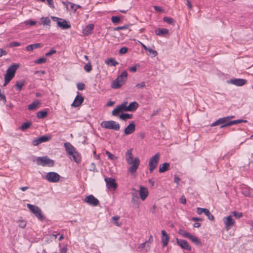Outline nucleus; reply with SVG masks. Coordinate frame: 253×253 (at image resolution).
Instances as JSON below:
<instances>
[{
  "label": "nucleus",
  "mask_w": 253,
  "mask_h": 253,
  "mask_svg": "<svg viewBox=\"0 0 253 253\" xmlns=\"http://www.w3.org/2000/svg\"><path fill=\"white\" fill-rule=\"evenodd\" d=\"M132 152V149L127 150L126 153V159L127 164L130 165L128 170L133 173L137 169L140 164V160L138 158H133Z\"/></svg>",
  "instance_id": "1"
},
{
  "label": "nucleus",
  "mask_w": 253,
  "mask_h": 253,
  "mask_svg": "<svg viewBox=\"0 0 253 253\" xmlns=\"http://www.w3.org/2000/svg\"><path fill=\"white\" fill-rule=\"evenodd\" d=\"M18 64H12L6 71V74L4 76V83L3 86H5L13 79L15 76V72L19 67Z\"/></svg>",
  "instance_id": "2"
},
{
  "label": "nucleus",
  "mask_w": 253,
  "mask_h": 253,
  "mask_svg": "<svg viewBox=\"0 0 253 253\" xmlns=\"http://www.w3.org/2000/svg\"><path fill=\"white\" fill-rule=\"evenodd\" d=\"M101 126L103 128L114 130H119L120 128V124L114 121H103L101 123Z\"/></svg>",
  "instance_id": "3"
},
{
  "label": "nucleus",
  "mask_w": 253,
  "mask_h": 253,
  "mask_svg": "<svg viewBox=\"0 0 253 253\" xmlns=\"http://www.w3.org/2000/svg\"><path fill=\"white\" fill-rule=\"evenodd\" d=\"M27 208L35 214L36 217L41 220L44 219L45 217L42 214L41 210L37 206L28 204L27 205Z\"/></svg>",
  "instance_id": "4"
},
{
  "label": "nucleus",
  "mask_w": 253,
  "mask_h": 253,
  "mask_svg": "<svg viewBox=\"0 0 253 253\" xmlns=\"http://www.w3.org/2000/svg\"><path fill=\"white\" fill-rule=\"evenodd\" d=\"M37 163L38 165L43 167L46 166L53 167L54 164V161L48 158L47 156L38 157L37 158Z\"/></svg>",
  "instance_id": "5"
},
{
  "label": "nucleus",
  "mask_w": 253,
  "mask_h": 253,
  "mask_svg": "<svg viewBox=\"0 0 253 253\" xmlns=\"http://www.w3.org/2000/svg\"><path fill=\"white\" fill-rule=\"evenodd\" d=\"M160 154L158 153L150 159L149 166L150 172H152L157 168L160 160Z\"/></svg>",
  "instance_id": "6"
},
{
  "label": "nucleus",
  "mask_w": 253,
  "mask_h": 253,
  "mask_svg": "<svg viewBox=\"0 0 253 253\" xmlns=\"http://www.w3.org/2000/svg\"><path fill=\"white\" fill-rule=\"evenodd\" d=\"M104 180L106 183V186L108 189L115 191L117 188L118 184L116 182V180L114 178L106 177Z\"/></svg>",
  "instance_id": "7"
},
{
  "label": "nucleus",
  "mask_w": 253,
  "mask_h": 253,
  "mask_svg": "<svg viewBox=\"0 0 253 253\" xmlns=\"http://www.w3.org/2000/svg\"><path fill=\"white\" fill-rule=\"evenodd\" d=\"M230 123V122H228V118L223 117L221 118H219L217 120H216L215 122L212 123L211 125V126H214L217 125H221L220 128H222L225 127L229 126L230 125H227V124Z\"/></svg>",
  "instance_id": "8"
},
{
  "label": "nucleus",
  "mask_w": 253,
  "mask_h": 253,
  "mask_svg": "<svg viewBox=\"0 0 253 253\" xmlns=\"http://www.w3.org/2000/svg\"><path fill=\"white\" fill-rule=\"evenodd\" d=\"M60 176L55 172H49L47 173L45 176L46 179L50 182H57L60 179Z\"/></svg>",
  "instance_id": "9"
},
{
  "label": "nucleus",
  "mask_w": 253,
  "mask_h": 253,
  "mask_svg": "<svg viewBox=\"0 0 253 253\" xmlns=\"http://www.w3.org/2000/svg\"><path fill=\"white\" fill-rule=\"evenodd\" d=\"M84 202L93 206H97L99 204L98 200L92 195L86 196L84 199Z\"/></svg>",
  "instance_id": "10"
},
{
  "label": "nucleus",
  "mask_w": 253,
  "mask_h": 253,
  "mask_svg": "<svg viewBox=\"0 0 253 253\" xmlns=\"http://www.w3.org/2000/svg\"><path fill=\"white\" fill-rule=\"evenodd\" d=\"M51 139L50 136L42 135L39 138H36L32 141V144L34 146H38L39 144L49 141Z\"/></svg>",
  "instance_id": "11"
},
{
  "label": "nucleus",
  "mask_w": 253,
  "mask_h": 253,
  "mask_svg": "<svg viewBox=\"0 0 253 253\" xmlns=\"http://www.w3.org/2000/svg\"><path fill=\"white\" fill-rule=\"evenodd\" d=\"M223 220L227 230H228L235 223V220L233 219L231 215L227 217H224Z\"/></svg>",
  "instance_id": "12"
},
{
  "label": "nucleus",
  "mask_w": 253,
  "mask_h": 253,
  "mask_svg": "<svg viewBox=\"0 0 253 253\" xmlns=\"http://www.w3.org/2000/svg\"><path fill=\"white\" fill-rule=\"evenodd\" d=\"M120 112H112V115L114 116H118L119 118L123 121H126L128 119H132L133 115L127 113H122L119 114Z\"/></svg>",
  "instance_id": "13"
},
{
  "label": "nucleus",
  "mask_w": 253,
  "mask_h": 253,
  "mask_svg": "<svg viewBox=\"0 0 253 253\" xmlns=\"http://www.w3.org/2000/svg\"><path fill=\"white\" fill-rule=\"evenodd\" d=\"M177 244L182 249L190 251L191 248L188 242L186 240L176 239Z\"/></svg>",
  "instance_id": "14"
},
{
  "label": "nucleus",
  "mask_w": 253,
  "mask_h": 253,
  "mask_svg": "<svg viewBox=\"0 0 253 253\" xmlns=\"http://www.w3.org/2000/svg\"><path fill=\"white\" fill-rule=\"evenodd\" d=\"M57 25L62 29H68L71 27V24L66 20L60 19L59 21H57Z\"/></svg>",
  "instance_id": "15"
},
{
  "label": "nucleus",
  "mask_w": 253,
  "mask_h": 253,
  "mask_svg": "<svg viewBox=\"0 0 253 253\" xmlns=\"http://www.w3.org/2000/svg\"><path fill=\"white\" fill-rule=\"evenodd\" d=\"M161 233L162 235L161 238V241L163 245V247H165L168 245L169 242V235L167 233L165 230H162Z\"/></svg>",
  "instance_id": "16"
},
{
  "label": "nucleus",
  "mask_w": 253,
  "mask_h": 253,
  "mask_svg": "<svg viewBox=\"0 0 253 253\" xmlns=\"http://www.w3.org/2000/svg\"><path fill=\"white\" fill-rule=\"evenodd\" d=\"M135 129V125L133 122H132L125 129L124 133L125 135H128L132 133Z\"/></svg>",
  "instance_id": "17"
},
{
  "label": "nucleus",
  "mask_w": 253,
  "mask_h": 253,
  "mask_svg": "<svg viewBox=\"0 0 253 253\" xmlns=\"http://www.w3.org/2000/svg\"><path fill=\"white\" fill-rule=\"evenodd\" d=\"M247 82V81L242 79H234L230 80L228 81V83L237 86H242L245 84Z\"/></svg>",
  "instance_id": "18"
},
{
  "label": "nucleus",
  "mask_w": 253,
  "mask_h": 253,
  "mask_svg": "<svg viewBox=\"0 0 253 253\" xmlns=\"http://www.w3.org/2000/svg\"><path fill=\"white\" fill-rule=\"evenodd\" d=\"M64 146L68 156L73 154V153L76 151L75 148L69 142L65 143Z\"/></svg>",
  "instance_id": "19"
},
{
  "label": "nucleus",
  "mask_w": 253,
  "mask_h": 253,
  "mask_svg": "<svg viewBox=\"0 0 253 253\" xmlns=\"http://www.w3.org/2000/svg\"><path fill=\"white\" fill-rule=\"evenodd\" d=\"M139 195L142 201H144L148 195V191L147 188L142 186L140 187Z\"/></svg>",
  "instance_id": "20"
},
{
  "label": "nucleus",
  "mask_w": 253,
  "mask_h": 253,
  "mask_svg": "<svg viewBox=\"0 0 253 253\" xmlns=\"http://www.w3.org/2000/svg\"><path fill=\"white\" fill-rule=\"evenodd\" d=\"M84 101V98L82 95H78L75 98L72 106L74 107H78L82 104Z\"/></svg>",
  "instance_id": "21"
},
{
  "label": "nucleus",
  "mask_w": 253,
  "mask_h": 253,
  "mask_svg": "<svg viewBox=\"0 0 253 253\" xmlns=\"http://www.w3.org/2000/svg\"><path fill=\"white\" fill-rule=\"evenodd\" d=\"M64 4L66 5L67 8L68 9V6H70V9L73 10L74 12H76L77 9L81 8L82 6L78 4H75L71 2H63Z\"/></svg>",
  "instance_id": "22"
},
{
  "label": "nucleus",
  "mask_w": 253,
  "mask_h": 253,
  "mask_svg": "<svg viewBox=\"0 0 253 253\" xmlns=\"http://www.w3.org/2000/svg\"><path fill=\"white\" fill-rule=\"evenodd\" d=\"M127 73L126 71H125L122 73L121 75L117 77V79L119 81L122 85H123L127 80Z\"/></svg>",
  "instance_id": "23"
},
{
  "label": "nucleus",
  "mask_w": 253,
  "mask_h": 253,
  "mask_svg": "<svg viewBox=\"0 0 253 253\" xmlns=\"http://www.w3.org/2000/svg\"><path fill=\"white\" fill-rule=\"evenodd\" d=\"M41 102L39 100H34L31 104L28 106L29 110H36L40 107Z\"/></svg>",
  "instance_id": "24"
},
{
  "label": "nucleus",
  "mask_w": 253,
  "mask_h": 253,
  "mask_svg": "<svg viewBox=\"0 0 253 253\" xmlns=\"http://www.w3.org/2000/svg\"><path fill=\"white\" fill-rule=\"evenodd\" d=\"M169 30L167 29L163 28L160 29L158 28L155 30V33L157 35L161 36H165L169 34Z\"/></svg>",
  "instance_id": "25"
},
{
  "label": "nucleus",
  "mask_w": 253,
  "mask_h": 253,
  "mask_svg": "<svg viewBox=\"0 0 253 253\" xmlns=\"http://www.w3.org/2000/svg\"><path fill=\"white\" fill-rule=\"evenodd\" d=\"M42 44L41 43H36L35 44H30L26 47V49L28 51H32L34 49L41 47Z\"/></svg>",
  "instance_id": "26"
},
{
  "label": "nucleus",
  "mask_w": 253,
  "mask_h": 253,
  "mask_svg": "<svg viewBox=\"0 0 253 253\" xmlns=\"http://www.w3.org/2000/svg\"><path fill=\"white\" fill-rule=\"evenodd\" d=\"M138 103L135 101L130 103L128 106L126 105V110L125 111H134L137 109Z\"/></svg>",
  "instance_id": "27"
},
{
  "label": "nucleus",
  "mask_w": 253,
  "mask_h": 253,
  "mask_svg": "<svg viewBox=\"0 0 253 253\" xmlns=\"http://www.w3.org/2000/svg\"><path fill=\"white\" fill-rule=\"evenodd\" d=\"M105 63L106 64L109 66H113L116 67L117 65L119 64V63L115 60L114 58H111L106 59L105 61Z\"/></svg>",
  "instance_id": "28"
},
{
  "label": "nucleus",
  "mask_w": 253,
  "mask_h": 253,
  "mask_svg": "<svg viewBox=\"0 0 253 253\" xmlns=\"http://www.w3.org/2000/svg\"><path fill=\"white\" fill-rule=\"evenodd\" d=\"M94 28V25L93 24H89L87 25L83 30V33L85 35H88L91 34L92 30Z\"/></svg>",
  "instance_id": "29"
},
{
  "label": "nucleus",
  "mask_w": 253,
  "mask_h": 253,
  "mask_svg": "<svg viewBox=\"0 0 253 253\" xmlns=\"http://www.w3.org/2000/svg\"><path fill=\"white\" fill-rule=\"evenodd\" d=\"M69 156H71L73 158L72 160L77 164L81 162V158L80 154L76 151L73 153V154L70 155Z\"/></svg>",
  "instance_id": "30"
},
{
  "label": "nucleus",
  "mask_w": 253,
  "mask_h": 253,
  "mask_svg": "<svg viewBox=\"0 0 253 253\" xmlns=\"http://www.w3.org/2000/svg\"><path fill=\"white\" fill-rule=\"evenodd\" d=\"M170 165L168 163H165L159 167V172L161 173L164 172L169 169Z\"/></svg>",
  "instance_id": "31"
},
{
  "label": "nucleus",
  "mask_w": 253,
  "mask_h": 253,
  "mask_svg": "<svg viewBox=\"0 0 253 253\" xmlns=\"http://www.w3.org/2000/svg\"><path fill=\"white\" fill-rule=\"evenodd\" d=\"M127 102H124L115 108L113 111H124L126 110Z\"/></svg>",
  "instance_id": "32"
},
{
  "label": "nucleus",
  "mask_w": 253,
  "mask_h": 253,
  "mask_svg": "<svg viewBox=\"0 0 253 253\" xmlns=\"http://www.w3.org/2000/svg\"><path fill=\"white\" fill-rule=\"evenodd\" d=\"M122 85L119 81L116 79L112 82L111 86L112 88L118 89L120 88Z\"/></svg>",
  "instance_id": "33"
},
{
  "label": "nucleus",
  "mask_w": 253,
  "mask_h": 253,
  "mask_svg": "<svg viewBox=\"0 0 253 253\" xmlns=\"http://www.w3.org/2000/svg\"><path fill=\"white\" fill-rule=\"evenodd\" d=\"M24 84H25V81L21 80L20 81L16 82L15 86L16 87V90L18 92H20L22 88L24 86Z\"/></svg>",
  "instance_id": "34"
},
{
  "label": "nucleus",
  "mask_w": 253,
  "mask_h": 253,
  "mask_svg": "<svg viewBox=\"0 0 253 253\" xmlns=\"http://www.w3.org/2000/svg\"><path fill=\"white\" fill-rule=\"evenodd\" d=\"M32 124L31 122H24L23 123L22 126L19 127V129L22 131H25L26 129L29 128L32 126Z\"/></svg>",
  "instance_id": "35"
},
{
  "label": "nucleus",
  "mask_w": 253,
  "mask_h": 253,
  "mask_svg": "<svg viewBox=\"0 0 253 253\" xmlns=\"http://www.w3.org/2000/svg\"><path fill=\"white\" fill-rule=\"evenodd\" d=\"M188 239L190 240L192 242H193L196 245H199L201 244L200 240L197 237L192 235V234H190V236Z\"/></svg>",
  "instance_id": "36"
},
{
  "label": "nucleus",
  "mask_w": 253,
  "mask_h": 253,
  "mask_svg": "<svg viewBox=\"0 0 253 253\" xmlns=\"http://www.w3.org/2000/svg\"><path fill=\"white\" fill-rule=\"evenodd\" d=\"M247 121L246 120L243 119H238L236 120H233L231 122H230L228 124H227V125H230V126L234 125H236L237 124L241 123H247Z\"/></svg>",
  "instance_id": "37"
},
{
  "label": "nucleus",
  "mask_w": 253,
  "mask_h": 253,
  "mask_svg": "<svg viewBox=\"0 0 253 253\" xmlns=\"http://www.w3.org/2000/svg\"><path fill=\"white\" fill-rule=\"evenodd\" d=\"M146 53L147 55L151 56L152 57H155L158 55L157 51L149 48L146 51Z\"/></svg>",
  "instance_id": "38"
},
{
  "label": "nucleus",
  "mask_w": 253,
  "mask_h": 253,
  "mask_svg": "<svg viewBox=\"0 0 253 253\" xmlns=\"http://www.w3.org/2000/svg\"><path fill=\"white\" fill-rule=\"evenodd\" d=\"M131 202L133 204V206L138 208L139 205V201L138 197H134L131 198Z\"/></svg>",
  "instance_id": "39"
},
{
  "label": "nucleus",
  "mask_w": 253,
  "mask_h": 253,
  "mask_svg": "<svg viewBox=\"0 0 253 253\" xmlns=\"http://www.w3.org/2000/svg\"><path fill=\"white\" fill-rule=\"evenodd\" d=\"M178 233V234L181 235L182 236L187 238H188L191 234L190 233L187 232L186 231H185V230H183L182 229L179 230Z\"/></svg>",
  "instance_id": "40"
},
{
  "label": "nucleus",
  "mask_w": 253,
  "mask_h": 253,
  "mask_svg": "<svg viewBox=\"0 0 253 253\" xmlns=\"http://www.w3.org/2000/svg\"><path fill=\"white\" fill-rule=\"evenodd\" d=\"M204 213L208 217L209 220H213L214 219L213 215L210 212L208 209H206Z\"/></svg>",
  "instance_id": "41"
},
{
  "label": "nucleus",
  "mask_w": 253,
  "mask_h": 253,
  "mask_svg": "<svg viewBox=\"0 0 253 253\" xmlns=\"http://www.w3.org/2000/svg\"><path fill=\"white\" fill-rule=\"evenodd\" d=\"M164 21L167 22L169 24L173 25L174 24V20L172 18L169 17H164L163 18Z\"/></svg>",
  "instance_id": "42"
},
{
  "label": "nucleus",
  "mask_w": 253,
  "mask_h": 253,
  "mask_svg": "<svg viewBox=\"0 0 253 253\" xmlns=\"http://www.w3.org/2000/svg\"><path fill=\"white\" fill-rule=\"evenodd\" d=\"M48 112H38L37 116L39 118L43 119L47 115Z\"/></svg>",
  "instance_id": "43"
},
{
  "label": "nucleus",
  "mask_w": 253,
  "mask_h": 253,
  "mask_svg": "<svg viewBox=\"0 0 253 253\" xmlns=\"http://www.w3.org/2000/svg\"><path fill=\"white\" fill-rule=\"evenodd\" d=\"M120 218V217L119 216H114L112 217V220L114 221V224L117 226H120L122 224L119 223L118 222V219Z\"/></svg>",
  "instance_id": "44"
},
{
  "label": "nucleus",
  "mask_w": 253,
  "mask_h": 253,
  "mask_svg": "<svg viewBox=\"0 0 253 253\" xmlns=\"http://www.w3.org/2000/svg\"><path fill=\"white\" fill-rule=\"evenodd\" d=\"M231 215L237 218L241 217L243 215L241 212H238L237 211H233L231 212Z\"/></svg>",
  "instance_id": "45"
},
{
  "label": "nucleus",
  "mask_w": 253,
  "mask_h": 253,
  "mask_svg": "<svg viewBox=\"0 0 253 253\" xmlns=\"http://www.w3.org/2000/svg\"><path fill=\"white\" fill-rule=\"evenodd\" d=\"M46 61V58H45V57H42V58H40L37 59V60H36L35 63L36 64H40L44 63H45Z\"/></svg>",
  "instance_id": "46"
},
{
  "label": "nucleus",
  "mask_w": 253,
  "mask_h": 253,
  "mask_svg": "<svg viewBox=\"0 0 253 253\" xmlns=\"http://www.w3.org/2000/svg\"><path fill=\"white\" fill-rule=\"evenodd\" d=\"M112 22L114 24H118L120 21V18L119 16H113L111 18Z\"/></svg>",
  "instance_id": "47"
},
{
  "label": "nucleus",
  "mask_w": 253,
  "mask_h": 253,
  "mask_svg": "<svg viewBox=\"0 0 253 253\" xmlns=\"http://www.w3.org/2000/svg\"><path fill=\"white\" fill-rule=\"evenodd\" d=\"M106 154L108 156L109 159L112 160H115L117 159V158L113 154H111L110 152L106 151Z\"/></svg>",
  "instance_id": "48"
},
{
  "label": "nucleus",
  "mask_w": 253,
  "mask_h": 253,
  "mask_svg": "<svg viewBox=\"0 0 253 253\" xmlns=\"http://www.w3.org/2000/svg\"><path fill=\"white\" fill-rule=\"evenodd\" d=\"M84 69L85 71L88 73L90 72L92 69L90 63L89 62L87 63L84 66Z\"/></svg>",
  "instance_id": "49"
},
{
  "label": "nucleus",
  "mask_w": 253,
  "mask_h": 253,
  "mask_svg": "<svg viewBox=\"0 0 253 253\" xmlns=\"http://www.w3.org/2000/svg\"><path fill=\"white\" fill-rule=\"evenodd\" d=\"M41 20H42V23L43 25H49L50 22V19L48 18V17H42L41 18Z\"/></svg>",
  "instance_id": "50"
},
{
  "label": "nucleus",
  "mask_w": 253,
  "mask_h": 253,
  "mask_svg": "<svg viewBox=\"0 0 253 253\" xmlns=\"http://www.w3.org/2000/svg\"><path fill=\"white\" fill-rule=\"evenodd\" d=\"M77 87L78 90H82L84 89L85 88V85L83 83H79L77 84Z\"/></svg>",
  "instance_id": "51"
},
{
  "label": "nucleus",
  "mask_w": 253,
  "mask_h": 253,
  "mask_svg": "<svg viewBox=\"0 0 253 253\" xmlns=\"http://www.w3.org/2000/svg\"><path fill=\"white\" fill-rule=\"evenodd\" d=\"M140 65L139 64H136L132 67H131L129 68V71L131 72H135L137 71V68L139 67Z\"/></svg>",
  "instance_id": "52"
},
{
  "label": "nucleus",
  "mask_w": 253,
  "mask_h": 253,
  "mask_svg": "<svg viewBox=\"0 0 253 253\" xmlns=\"http://www.w3.org/2000/svg\"><path fill=\"white\" fill-rule=\"evenodd\" d=\"M26 25L33 26L36 24V22L33 20H29L25 22Z\"/></svg>",
  "instance_id": "53"
},
{
  "label": "nucleus",
  "mask_w": 253,
  "mask_h": 253,
  "mask_svg": "<svg viewBox=\"0 0 253 253\" xmlns=\"http://www.w3.org/2000/svg\"><path fill=\"white\" fill-rule=\"evenodd\" d=\"M18 226L21 228H24L26 226V222L24 220H20Z\"/></svg>",
  "instance_id": "54"
},
{
  "label": "nucleus",
  "mask_w": 253,
  "mask_h": 253,
  "mask_svg": "<svg viewBox=\"0 0 253 253\" xmlns=\"http://www.w3.org/2000/svg\"><path fill=\"white\" fill-rule=\"evenodd\" d=\"M127 50H128V49L127 47H123L120 49L119 53L121 54H123L126 53Z\"/></svg>",
  "instance_id": "55"
},
{
  "label": "nucleus",
  "mask_w": 253,
  "mask_h": 253,
  "mask_svg": "<svg viewBox=\"0 0 253 253\" xmlns=\"http://www.w3.org/2000/svg\"><path fill=\"white\" fill-rule=\"evenodd\" d=\"M21 43L19 42H13L10 43V47H16L21 45Z\"/></svg>",
  "instance_id": "56"
},
{
  "label": "nucleus",
  "mask_w": 253,
  "mask_h": 253,
  "mask_svg": "<svg viewBox=\"0 0 253 253\" xmlns=\"http://www.w3.org/2000/svg\"><path fill=\"white\" fill-rule=\"evenodd\" d=\"M206 209H203L201 208H197V212L198 214H201L202 213H204Z\"/></svg>",
  "instance_id": "57"
},
{
  "label": "nucleus",
  "mask_w": 253,
  "mask_h": 253,
  "mask_svg": "<svg viewBox=\"0 0 253 253\" xmlns=\"http://www.w3.org/2000/svg\"><path fill=\"white\" fill-rule=\"evenodd\" d=\"M132 192H131L132 197H138L137 190H136L135 188H133L132 189Z\"/></svg>",
  "instance_id": "58"
},
{
  "label": "nucleus",
  "mask_w": 253,
  "mask_h": 253,
  "mask_svg": "<svg viewBox=\"0 0 253 253\" xmlns=\"http://www.w3.org/2000/svg\"><path fill=\"white\" fill-rule=\"evenodd\" d=\"M180 203L183 204H185L186 202V198L184 195H182L180 197L179 199Z\"/></svg>",
  "instance_id": "59"
},
{
  "label": "nucleus",
  "mask_w": 253,
  "mask_h": 253,
  "mask_svg": "<svg viewBox=\"0 0 253 253\" xmlns=\"http://www.w3.org/2000/svg\"><path fill=\"white\" fill-rule=\"evenodd\" d=\"M135 86L137 88H143L145 86V83L144 82H141V83L136 84Z\"/></svg>",
  "instance_id": "60"
},
{
  "label": "nucleus",
  "mask_w": 253,
  "mask_h": 253,
  "mask_svg": "<svg viewBox=\"0 0 253 253\" xmlns=\"http://www.w3.org/2000/svg\"><path fill=\"white\" fill-rule=\"evenodd\" d=\"M56 52V51L54 49H51L49 52L46 53L45 54L46 56H50L51 55L55 53Z\"/></svg>",
  "instance_id": "61"
},
{
  "label": "nucleus",
  "mask_w": 253,
  "mask_h": 253,
  "mask_svg": "<svg viewBox=\"0 0 253 253\" xmlns=\"http://www.w3.org/2000/svg\"><path fill=\"white\" fill-rule=\"evenodd\" d=\"M48 5L51 8H54L53 1L52 0H46Z\"/></svg>",
  "instance_id": "62"
},
{
  "label": "nucleus",
  "mask_w": 253,
  "mask_h": 253,
  "mask_svg": "<svg viewBox=\"0 0 253 253\" xmlns=\"http://www.w3.org/2000/svg\"><path fill=\"white\" fill-rule=\"evenodd\" d=\"M127 26H120V27H116L115 29V30H116V31H119V30H124V29H127Z\"/></svg>",
  "instance_id": "63"
},
{
  "label": "nucleus",
  "mask_w": 253,
  "mask_h": 253,
  "mask_svg": "<svg viewBox=\"0 0 253 253\" xmlns=\"http://www.w3.org/2000/svg\"><path fill=\"white\" fill-rule=\"evenodd\" d=\"M7 54V52L5 50H3L1 48H0V57L5 55Z\"/></svg>",
  "instance_id": "64"
}]
</instances>
